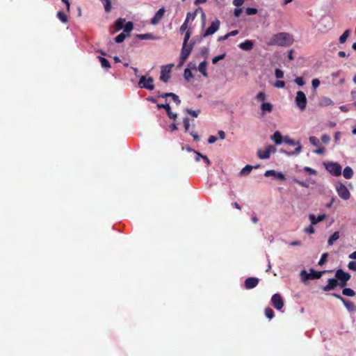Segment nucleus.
Listing matches in <instances>:
<instances>
[{"instance_id": "1", "label": "nucleus", "mask_w": 356, "mask_h": 356, "mask_svg": "<svg viewBox=\"0 0 356 356\" xmlns=\"http://www.w3.org/2000/svg\"><path fill=\"white\" fill-rule=\"evenodd\" d=\"M293 42V36L289 33L282 32L275 34L267 42L269 46L278 45L280 47H289Z\"/></svg>"}, {"instance_id": "2", "label": "nucleus", "mask_w": 356, "mask_h": 356, "mask_svg": "<svg viewBox=\"0 0 356 356\" xmlns=\"http://www.w3.org/2000/svg\"><path fill=\"white\" fill-rule=\"evenodd\" d=\"M335 277L339 282V286L343 288L347 285V282L350 279V275L344 272L342 269H338L336 271Z\"/></svg>"}, {"instance_id": "3", "label": "nucleus", "mask_w": 356, "mask_h": 356, "mask_svg": "<svg viewBox=\"0 0 356 356\" xmlns=\"http://www.w3.org/2000/svg\"><path fill=\"white\" fill-rule=\"evenodd\" d=\"M326 170H327L332 176H339L341 174L342 168L336 162H327L324 163Z\"/></svg>"}, {"instance_id": "4", "label": "nucleus", "mask_w": 356, "mask_h": 356, "mask_svg": "<svg viewBox=\"0 0 356 356\" xmlns=\"http://www.w3.org/2000/svg\"><path fill=\"white\" fill-rule=\"evenodd\" d=\"M195 42H191L190 43L183 44L180 55V62L184 63L186 60L188 58L193 47Z\"/></svg>"}, {"instance_id": "5", "label": "nucleus", "mask_w": 356, "mask_h": 356, "mask_svg": "<svg viewBox=\"0 0 356 356\" xmlns=\"http://www.w3.org/2000/svg\"><path fill=\"white\" fill-rule=\"evenodd\" d=\"M295 102L297 106L301 111L305 109L307 106V97L305 94L302 91L299 90L297 92Z\"/></svg>"}, {"instance_id": "6", "label": "nucleus", "mask_w": 356, "mask_h": 356, "mask_svg": "<svg viewBox=\"0 0 356 356\" xmlns=\"http://www.w3.org/2000/svg\"><path fill=\"white\" fill-rule=\"evenodd\" d=\"M336 191L339 196L343 200H347L350 197V193L347 187L342 183H338L336 185Z\"/></svg>"}, {"instance_id": "7", "label": "nucleus", "mask_w": 356, "mask_h": 356, "mask_svg": "<svg viewBox=\"0 0 356 356\" xmlns=\"http://www.w3.org/2000/svg\"><path fill=\"white\" fill-rule=\"evenodd\" d=\"M173 66V64L161 66V75L159 78L161 81L165 83L168 82L170 78L171 70Z\"/></svg>"}, {"instance_id": "8", "label": "nucleus", "mask_w": 356, "mask_h": 356, "mask_svg": "<svg viewBox=\"0 0 356 356\" xmlns=\"http://www.w3.org/2000/svg\"><path fill=\"white\" fill-rule=\"evenodd\" d=\"M153 82V78L149 77L148 79H146L145 76H142L140 79L138 85L141 88H146L149 90H152L154 88Z\"/></svg>"}, {"instance_id": "9", "label": "nucleus", "mask_w": 356, "mask_h": 356, "mask_svg": "<svg viewBox=\"0 0 356 356\" xmlns=\"http://www.w3.org/2000/svg\"><path fill=\"white\" fill-rule=\"evenodd\" d=\"M325 271H316L312 268L309 270V273H307L305 270H302L301 272V275L305 280H316V279H320L322 276V274Z\"/></svg>"}, {"instance_id": "10", "label": "nucleus", "mask_w": 356, "mask_h": 356, "mask_svg": "<svg viewBox=\"0 0 356 356\" xmlns=\"http://www.w3.org/2000/svg\"><path fill=\"white\" fill-rule=\"evenodd\" d=\"M271 302L273 307L277 309H281L284 306V301L280 294L275 293L271 298Z\"/></svg>"}, {"instance_id": "11", "label": "nucleus", "mask_w": 356, "mask_h": 356, "mask_svg": "<svg viewBox=\"0 0 356 356\" xmlns=\"http://www.w3.org/2000/svg\"><path fill=\"white\" fill-rule=\"evenodd\" d=\"M219 27L220 21L219 19H216V21L213 22L211 26L206 30L205 33H204V37H207L213 34L219 29Z\"/></svg>"}, {"instance_id": "12", "label": "nucleus", "mask_w": 356, "mask_h": 356, "mask_svg": "<svg viewBox=\"0 0 356 356\" xmlns=\"http://www.w3.org/2000/svg\"><path fill=\"white\" fill-rule=\"evenodd\" d=\"M259 279L257 277H248L245 280V283H244L245 287L247 289H253L257 286V284H259Z\"/></svg>"}, {"instance_id": "13", "label": "nucleus", "mask_w": 356, "mask_h": 356, "mask_svg": "<svg viewBox=\"0 0 356 356\" xmlns=\"http://www.w3.org/2000/svg\"><path fill=\"white\" fill-rule=\"evenodd\" d=\"M165 10L164 8H160L154 15V16L151 19V24L153 25L157 24L161 19L163 18Z\"/></svg>"}, {"instance_id": "14", "label": "nucleus", "mask_w": 356, "mask_h": 356, "mask_svg": "<svg viewBox=\"0 0 356 356\" xmlns=\"http://www.w3.org/2000/svg\"><path fill=\"white\" fill-rule=\"evenodd\" d=\"M339 285L337 280L330 278L327 280V284L323 287L324 291H330L334 289Z\"/></svg>"}, {"instance_id": "15", "label": "nucleus", "mask_w": 356, "mask_h": 356, "mask_svg": "<svg viewBox=\"0 0 356 356\" xmlns=\"http://www.w3.org/2000/svg\"><path fill=\"white\" fill-rule=\"evenodd\" d=\"M157 107L159 108H164L165 110V112L167 113L168 116L170 119L175 120L177 118V114L173 113L171 111V108H170V106L169 104L167 103V104H157Z\"/></svg>"}, {"instance_id": "16", "label": "nucleus", "mask_w": 356, "mask_h": 356, "mask_svg": "<svg viewBox=\"0 0 356 356\" xmlns=\"http://www.w3.org/2000/svg\"><path fill=\"white\" fill-rule=\"evenodd\" d=\"M253 46V42L250 40H246L238 45L239 48L244 51H250Z\"/></svg>"}, {"instance_id": "17", "label": "nucleus", "mask_w": 356, "mask_h": 356, "mask_svg": "<svg viewBox=\"0 0 356 356\" xmlns=\"http://www.w3.org/2000/svg\"><path fill=\"white\" fill-rule=\"evenodd\" d=\"M273 109V104L269 102H263L261 106L262 114L264 115L266 112L271 113Z\"/></svg>"}, {"instance_id": "18", "label": "nucleus", "mask_w": 356, "mask_h": 356, "mask_svg": "<svg viewBox=\"0 0 356 356\" xmlns=\"http://www.w3.org/2000/svg\"><path fill=\"white\" fill-rule=\"evenodd\" d=\"M309 217L312 225H316L318 222L323 220L325 218L326 216L325 214H321L319 215L318 217H316L314 214H310Z\"/></svg>"}, {"instance_id": "19", "label": "nucleus", "mask_w": 356, "mask_h": 356, "mask_svg": "<svg viewBox=\"0 0 356 356\" xmlns=\"http://www.w3.org/2000/svg\"><path fill=\"white\" fill-rule=\"evenodd\" d=\"M346 308L350 312H356V305L354 302H350V300H348L344 298V302H342Z\"/></svg>"}, {"instance_id": "20", "label": "nucleus", "mask_w": 356, "mask_h": 356, "mask_svg": "<svg viewBox=\"0 0 356 356\" xmlns=\"http://www.w3.org/2000/svg\"><path fill=\"white\" fill-rule=\"evenodd\" d=\"M284 142L290 145H296L298 144V147L295 149V153L299 154L302 150V146L298 143H296L293 140L289 138H285Z\"/></svg>"}, {"instance_id": "21", "label": "nucleus", "mask_w": 356, "mask_h": 356, "mask_svg": "<svg viewBox=\"0 0 356 356\" xmlns=\"http://www.w3.org/2000/svg\"><path fill=\"white\" fill-rule=\"evenodd\" d=\"M207 63L206 60H204L202 62H201L199 65V67H198V70L200 71V73L202 74V75L205 77H207L208 76V73H207Z\"/></svg>"}, {"instance_id": "22", "label": "nucleus", "mask_w": 356, "mask_h": 356, "mask_svg": "<svg viewBox=\"0 0 356 356\" xmlns=\"http://www.w3.org/2000/svg\"><path fill=\"white\" fill-rule=\"evenodd\" d=\"M136 37L140 40H157L158 38L152 33L137 34Z\"/></svg>"}, {"instance_id": "23", "label": "nucleus", "mask_w": 356, "mask_h": 356, "mask_svg": "<svg viewBox=\"0 0 356 356\" xmlns=\"http://www.w3.org/2000/svg\"><path fill=\"white\" fill-rule=\"evenodd\" d=\"M272 140L277 145L281 144L282 142V136L281 135L280 132L276 131L272 136Z\"/></svg>"}, {"instance_id": "24", "label": "nucleus", "mask_w": 356, "mask_h": 356, "mask_svg": "<svg viewBox=\"0 0 356 356\" xmlns=\"http://www.w3.org/2000/svg\"><path fill=\"white\" fill-rule=\"evenodd\" d=\"M343 175L348 179L352 178L353 176V171L352 168L349 166L346 167L343 171Z\"/></svg>"}, {"instance_id": "25", "label": "nucleus", "mask_w": 356, "mask_h": 356, "mask_svg": "<svg viewBox=\"0 0 356 356\" xmlns=\"http://www.w3.org/2000/svg\"><path fill=\"white\" fill-rule=\"evenodd\" d=\"M259 165H257L254 167H253L252 165H247L241 170L240 174L241 175H248L251 172V170H252L253 168H259Z\"/></svg>"}, {"instance_id": "26", "label": "nucleus", "mask_w": 356, "mask_h": 356, "mask_svg": "<svg viewBox=\"0 0 356 356\" xmlns=\"http://www.w3.org/2000/svg\"><path fill=\"white\" fill-rule=\"evenodd\" d=\"M257 156L261 159H268L270 156L269 151H267L266 149L265 150H259L257 152Z\"/></svg>"}, {"instance_id": "27", "label": "nucleus", "mask_w": 356, "mask_h": 356, "mask_svg": "<svg viewBox=\"0 0 356 356\" xmlns=\"http://www.w3.org/2000/svg\"><path fill=\"white\" fill-rule=\"evenodd\" d=\"M339 238V232H334L327 241V243L329 245H333L334 242Z\"/></svg>"}, {"instance_id": "28", "label": "nucleus", "mask_w": 356, "mask_h": 356, "mask_svg": "<svg viewBox=\"0 0 356 356\" xmlns=\"http://www.w3.org/2000/svg\"><path fill=\"white\" fill-rule=\"evenodd\" d=\"M97 58H98L99 62L101 63V65L102 67L106 68V69H108L111 67L110 63L106 58H105L104 57H102V56H98Z\"/></svg>"}, {"instance_id": "29", "label": "nucleus", "mask_w": 356, "mask_h": 356, "mask_svg": "<svg viewBox=\"0 0 356 356\" xmlns=\"http://www.w3.org/2000/svg\"><path fill=\"white\" fill-rule=\"evenodd\" d=\"M125 19L123 18L118 19L115 22V29L116 31H120L123 29L124 25Z\"/></svg>"}, {"instance_id": "30", "label": "nucleus", "mask_w": 356, "mask_h": 356, "mask_svg": "<svg viewBox=\"0 0 356 356\" xmlns=\"http://www.w3.org/2000/svg\"><path fill=\"white\" fill-rule=\"evenodd\" d=\"M350 30L347 29L339 37V41L341 44H343L348 38L350 36Z\"/></svg>"}, {"instance_id": "31", "label": "nucleus", "mask_w": 356, "mask_h": 356, "mask_svg": "<svg viewBox=\"0 0 356 356\" xmlns=\"http://www.w3.org/2000/svg\"><path fill=\"white\" fill-rule=\"evenodd\" d=\"M134 29V24L131 22H127L123 27L124 33H127V35H129V33L133 30Z\"/></svg>"}, {"instance_id": "32", "label": "nucleus", "mask_w": 356, "mask_h": 356, "mask_svg": "<svg viewBox=\"0 0 356 356\" xmlns=\"http://www.w3.org/2000/svg\"><path fill=\"white\" fill-rule=\"evenodd\" d=\"M342 294L346 296L353 297L355 296V292L350 288H344L342 290Z\"/></svg>"}, {"instance_id": "33", "label": "nucleus", "mask_w": 356, "mask_h": 356, "mask_svg": "<svg viewBox=\"0 0 356 356\" xmlns=\"http://www.w3.org/2000/svg\"><path fill=\"white\" fill-rule=\"evenodd\" d=\"M191 15V13H187V15H186V18L184 21V22L182 24V25L180 27V32L181 33H183L184 32L187 28H188V22H189V16Z\"/></svg>"}, {"instance_id": "34", "label": "nucleus", "mask_w": 356, "mask_h": 356, "mask_svg": "<svg viewBox=\"0 0 356 356\" xmlns=\"http://www.w3.org/2000/svg\"><path fill=\"white\" fill-rule=\"evenodd\" d=\"M57 17L63 23H67L68 21L67 15L63 11H58L57 13Z\"/></svg>"}, {"instance_id": "35", "label": "nucleus", "mask_w": 356, "mask_h": 356, "mask_svg": "<svg viewBox=\"0 0 356 356\" xmlns=\"http://www.w3.org/2000/svg\"><path fill=\"white\" fill-rule=\"evenodd\" d=\"M184 79H185L187 81H190V79H191V78H193V73H192V72L191 71V70H190V69L186 68V69H185V70H184Z\"/></svg>"}, {"instance_id": "36", "label": "nucleus", "mask_w": 356, "mask_h": 356, "mask_svg": "<svg viewBox=\"0 0 356 356\" xmlns=\"http://www.w3.org/2000/svg\"><path fill=\"white\" fill-rule=\"evenodd\" d=\"M128 35L127 34L124 33V32L123 33H120L118 35H117L115 38V41L117 42V43H120V42H122L124 41V40L125 39L126 36Z\"/></svg>"}, {"instance_id": "37", "label": "nucleus", "mask_w": 356, "mask_h": 356, "mask_svg": "<svg viewBox=\"0 0 356 356\" xmlns=\"http://www.w3.org/2000/svg\"><path fill=\"white\" fill-rule=\"evenodd\" d=\"M104 3V9L106 13H109L111 10V0H102Z\"/></svg>"}, {"instance_id": "38", "label": "nucleus", "mask_w": 356, "mask_h": 356, "mask_svg": "<svg viewBox=\"0 0 356 356\" xmlns=\"http://www.w3.org/2000/svg\"><path fill=\"white\" fill-rule=\"evenodd\" d=\"M185 111L186 113H188V114H190L191 115H192L194 118H197L199 115V114L200 113V110H199V109L193 111L190 108H186Z\"/></svg>"}, {"instance_id": "39", "label": "nucleus", "mask_w": 356, "mask_h": 356, "mask_svg": "<svg viewBox=\"0 0 356 356\" xmlns=\"http://www.w3.org/2000/svg\"><path fill=\"white\" fill-rule=\"evenodd\" d=\"M265 315L267 318L271 319L274 316V312L271 308L268 307L265 309Z\"/></svg>"}, {"instance_id": "40", "label": "nucleus", "mask_w": 356, "mask_h": 356, "mask_svg": "<svg viewBox=\"0 0 356 356\" xmlns=\"http://www.w3.org/2000/svg\"><path fill=\"white\" fill-rule=\"evenodd\" d=\"M257 9L254 8H247L245 9V13L248 15H253L257 13Z\"/></svg>"}, {"instance_id": "41", "label": "nucleus", "mask_w": 356, "mask_h": 356, "mask_svg": "<svg viewBox=\"0 0 356 356\" xmlns=\"http://www.w3.org/2000/svg\"><path fill=\"white\" fill-rule=\"evenodd\" d=\"M304 171L309 173V175H317V171L310 167H305L303 168Z\"/></svg>"}, {"instance_id": "42", "label": "nucleus", "mask_w": 356, "mask_h": 356, "mask_svg": "<svg viewBox=\"0 0 356 356\" xmlns=\"http://www.w3.org/2000/svg\"><path fill=\"white\" fill-rule=\"evenodd\" d=\"M191 35V29H188L185 33V36H184V42H183V44H187L188 43V40L190 39V37Z\"/></svg>"}, {"instance_id": "43", "label": "nucleus", "mask_w": 356, "mask_h": 356, "mask_svg": "<svg viewBox=\"0 0 356 356\" xmlns=\"http://www.w3.org/2000/svg\"><path fill=\"white\" fill-rule=\"evenodd\" d=\"M327 256L328 254L327 252L323 253L321 255L320 260L318 261V265L322 266L323 264H324L327 260Z\"/></svg>"}, {"instance_id": "44", "label": "nucleus", "mask_w": 356, "mask_h": 356, "mask_svg": "<svg viewBox=\"0 0 356 356\" xmlns=\"http://www.w3.org/2000/svg\"><path fill=\"white\" fill-rule=\"evenodd\" d=\"M256 97L258 101L264 102L266 99V95L264 92H259Z\"/></svg>"}, {"instance_id": "45", "label": "nucleus", "mask_w": 356, "mask_h": 356, "mask_svg": "<svg viewBox=\"0 0 356 356\" xmlns=\"http://www.w3.org/2000/svg\"><path fill=\"white\" fill-rule=\"evenodd\" d=\"M274 86L277 88H283L285 86V82L284 81L277 80L274 83Z\"/></svg>"}, {"instance_id": "46", "label": "nucleus", "mask_w": 356, "mask_h": 356, "mask_svg": "<svg viewBox=\"0 0 356 356\" xmlns=\"http://www.w3.org/2000/svg\"><path fill=\"white\" fill-rule=\"evenodd\" d=\"M309 140L313 145L317 146L319 144V140L315 136H310Z\"/></svg>"}, {"instance_id": "47", "label": "nucleus", "mask_w": 356, "mask_h": 356, "mask_svg": "<svg viewBox=\"0 0 356 356\" xmlns=\"http://www.w3.org/2000/svg\"><path fill=\"white\" fill-rule=\"evenodd\" d=\"M275 75L277 79H282L284 77V72L280 69H275Z\"/></svg>"}, {"instance_id": "48", "label": "nucleus", "mask_w": 356, "mask_h": 356, "mask_svg": "<svg viewBox=\"0 0 356 356\" xmlns=\"http://www.w3.org/2000/svg\"><path fill=\"white\" fill-rule=\"evenodd\" d=\"M183 122H184V126L185 131H189L190 122H189L188 118H184Z\"/></svg>"}, {"instance_id": "49", "label": "nucleus", "mask_w": 356, "mask_h": 356, "mask_svg": "<svg viewBox=\"0 0 356 356\" xmlns=\"http://www.w3.org/2000/svg\"><path fill=\"white\" fill-rule=\"evenodd\" d=\"M188 151H193V149H191V148H188ZM193 152L196 154V156H195V161L196 162L200 161V159L201 158L202 159V156H204V155H202L201 153H200V152H197L195 150H193Z\"/></svg>"}, {"instance_id": "50", "label": "nucleus", "mask_w": 356, "mask_h": 356, "mask_svg": "<svg viewBox=\"0 0 356 356\" xmlns=\"http://www.w3.org/2000/svg\"><path fill=\"white\" fill-rule=\"evenodd\" d=\"M225 54H221L219 56H217L212 59L213 64H216L219 60H222L225 58Z\"/></svg>"}, {"instance_id": "51", "label": "nucleus", "mask_w": 356, "mask_h": 356, "mask_svg": "<svg viewBox=\"0 0 356 356\" xmlns=\"http://www.w3.org/2000/svg\"><path fill=\"white\" fill-rule=\"evenodd\" d=\"M295 82L299 86H302L305 85V82L302 77H296L295 79Z\"/></svg>"}, {"instance_id": "52", "label": "nucleus", "mask_w": 356, "mask_h": 356, "mask_svg": "<svg viewBox=\"0 0 356 356\" xmlns=\"http://www.w3.org/2000/svg\"><path fill=\"white\" fill-rule=\"evenodd\" d=\"M348 268L350 270L356 271V261H350L348 264Z\"/></svg>"}, {"instance_id": "53", "label": "nucleus", "mask_w": 356, "mask_h": 356, "mask_svg": "<svg viewBox=\"0 0 356 356\" xmlns=\"http://www.w3.org/2000/svg\"><path fill=\"white\" fill-rule=\"evenodd\" d=\"M276 174V171L274 170H269L265 172L264 176L265 177H270V176H275Z\"/></svg>"}, {"instance_id": "54", "label": "nucleus", "mask_w": 356, "mask_h": 356, "mask_svg": "<svg viewBox=\"0 0 356 356\" xmlns=\"http://www.w3.org/2000/svg\"><path fill=\"white\" fill-rule=\"evenodd\" d=\"M313 225H312L309 226L308 227H306L305 229V232L308 234H314L315 230H314Z\"/></svg>"}, {"instance_id": "55", "label": "nucleus", "mask_w": 356, "mask_h": 356, "mask_svg": "<svg viewBox=\"0 0 356 356\" xmlns=\"http://www.w3.org/2000/svg\"><path fill=\"white\" fill-rule=\"evenodd\" d=\"M172 99L176 103L177 105L180 104L181 101H180L179 97L176 94H175V93L172 94Z\"/></svg>"}, {"instance_id": "56", "label": "nucleus", "mask_w": 356, "mask_h": 356, "mask_svg": "<svg viewBox=\"0 0 356 356\" xmlns=\"http://www.w3.org/2000/svg\"><path fill=\"white\" fill-rule=\"evenodd\" d=\"M312 85L314 88H316L320 85V81L318 79H314L312 81Z\"/></svg>"}, {"instance_id": "57", "label": "nucleus", "mask_w": 356, "mask_h": 356, "mask_svg": "<svg viewBox=\"0 0 356 356\" xmlns=\"http://www.w3.org/2000/svg\"><path fill=\"white\" fill-rule=\"evenodd\" d=\"M244 1L245 0H234L233 4L236 7H239L243 4Z\"/></svg>"}, {"instance_id": "58", "label": "nucleus", "mask_w": 356, "mask_h": 356, "mask_svg": "<svg viewBox=\"0 0 356 356\" xmlns=\"http://www.w3.org/2000/svg\"><path fill=\"white\" fill-rule=\"evenodd\" d=\"M275 178H277L278 179H280V180H285V176L282 172H276V174H275Z\"/></svg>"}, {"instance_id": "59", "label": "nucleus", "mask_w": 356, "mask_h": 356, "mask_svg": "<svg viewBox=\"0 0 356 356\" xmlns=\"http://www.w3.org/2000/svg\"><path fill=\"white\" fill-rule=\"evenodd\" d=\"M199 10L201 12V17H202V19L203 21V23H204V21L206 19V15H205L204 12L203 11V10L201 8H198L197 9H196V12L197 13Z\"/></svg>"}, {"instance_id": "60", "label": "nucleus", "mask_w": 356, "mask_h": 356, "mask_svg": "<svg viewBox=\"0 0 356 356\" xmlns=\"http://www.w3.org/2000/svg\"><path fill=\"white\" fill-rule=\"evenodd\" d=\"M217 140V138L215 136H210L208 138V143L213 144Z\"/></svg>"}, {"instance_id": "61", "label": "nucleus", "mask_w": 356, "mask_h": 356, "mask_svg": "<svg viewBox=\"0 0 356 356\" xmlns=\"http://www.w3.org/2000/svg\"><path fill=\"white\" fill-rule=\"evenodd\" d=\"M241 8H235L234 14L235 17H238L241 15Z\"/></svg>"}, {"instance_id": "62", "label": "nucleus", "mask_w": 356, "mask_h": 356, "mask_svg": "<svg viewBox=\"0 0 356 356\" xmlns=\"http://www.w3.org/2000/svg\"><path fill=\"white\" fill-rule=\"evenodd\" d=\"M314 152L317 154H322L325 152V148L323 147H319L314 150Z\"/></svg>"}, {"instance_id": "63", "label": "nucleus", "mask_w": 356, "mask_h": 356, "mask_svg": "<svg viewBox=\"0 0 356 356\" xmlns=\"http://www.w3.org/2000/svg\"><path fill=\"white\" fill-rule=\"evenodd\" d=\"M321 140L323 143H327L330 141V138L327 135L325 134V135L322 136Z\"/></svg>"}, {"instance_id": "64", "label": "nucleus", "mask_w": 356, "mask_h": 356, "mask_svg": "<svg viewBox=\"0 0 356 356\" xmlns=\"http://www.w3.org/2000/svg\"><path fill=\"white\" fill-rule=\"evenodd\" d=\"M351 97L353 100L354 101L353 104L356 106V90L351 92Z\"/></svg>"}]
</instances>
